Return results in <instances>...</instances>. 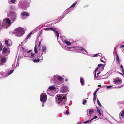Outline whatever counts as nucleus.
<instances>
[{
    "mask_svg": "<svg viewBox=\"0 0 124 124\" xmlns=\"http://www.w3.org/2000/svg\"><path fill=\"white\" fill-rule=\"evenodd\" d=\"M112 87L111 86H108L107 87V88H111Z\"/></svg>",
    "mask_w": 124,
    "mask_h": 124,
    "instance_id": "nucleus-37",
    "label": "nucleus"
},
{
    "mask_svg": "<svg viewBox=\"0 0 124 124\" xmlns=\"http://www.w3.org/2000/svg\"><path fill=\"white\" fill-rule=\"evenodd\" d=\"M47 99V96L45 93H42L40 96V100L41 102H45L46 101Z\"/></svg>",
    "mask_w": 124,
    "mask_h": 124,
    "instance_id": "nucleus-2",
    "label": "nucleus"
},
{
    "mask_svg": "<svg viewBox=\"0 0 124 124\" xmlns=\"http://www.w3.org/2000/svg\"><path fill=\"white\" fill-rule=\"evenodd\" d=\"M45 28L44 29V30H50V28Z\"/></svg>",
    "mask_w": 124,
    "mask_h": 124,
    "instance_id": "nucleus-31",
    "label": "nucleus"
},
{
    "mask_svg": "<svg viewBox=\"0 0 124 124\" xmlns=\"http://www.w3.org/2000/svg\"><path fill=\"white\" fill-rule=\"evenodd\" d=\"M7 51V48L6 47H4L3 48L2 50V52L3 54L5 53Z\"/></svg>",
    "mask_w": 124,
    "mask_h": 124,
    "instance_id": "nucleus-13",
    "label": "nucleus"
},
{
    "mask_svg": "<svg viewBox=\"0 0 124 124\" xmlns=\"http://www.w3.org/2000/svg\"><path fill=\"white\" fill-rule=\"evenodd\" d=\"M124 47V45H121L120 47V48H121Z\"/></svg>",
    "mask_w": 124,
    "mask_h": 124,
    "instance_id": "nucleus-46",
    "label": "nucleus"
},
{
    "mask_svg": "<svg viewBox=\"0 0 124 124\" xmlns=\"http://www.w3.org/2000/svg\"><path fill=\"white\" fill-rule=\"evenodd\" d=\"M16 15H14L13 16H12V19L13 20L15 21L16 18Z\"/></svg>",
    "mask_w": 124,
    "mask_h": 124,
    "instance_id": "nucleus-18",
    "label": "nucleus"
},
{
    "mask_svg": "<svg viewBox=\"0 0 124 124\" xmlns=\"http://www.w3.org/2000/svg\"><path fill=\"white\" fill-rule=\"evenodd\" d=\"M96 108H97V112L99 113V115H101V113H102V111L101 110V109H99L98 108V107H96Z\"/></svg>",
    "mask_w": 124,
    "mask_h": 124,
    "instance_id": "nucleus-6",
    "label": "nucleus"
},
{
    "mask_svg": "<svg viewBox=\"0 0 124 124\" xmlns=\"http://www.w3.org/2000/svg\"><path fill=\"white\" fill-rule=\"evenodd\" d=\"M100 74V72H99L98 73H97L96 74L98 75V74Z\"/></svg>",
    "mask_w": 124,
    "mask_h": 124,
    "instance_id": "nucleus-56",
    "label": "nucleus"
},
{
    "mask_svg": "<svg viewBox=\"0 0 124 124\" xmlns=\"http://www.w3.org/2000/svg\"><path fill=\"white\" fill-rule=\"evenodd\" d=\"M32 33V32H30V33L28 35L26 39H25V40H27V39L30 36L31 34Z\"/></svg>",
    "mask_w": 124,
    "mask_h": 124,
    "instance_id": "nucleus-27",
    "label": "nucleus"
},
{
    "mask_svg": "<svg viewBox=\"0 0 124 124\" xmlns=\"http://www.w3.org/2000/svg\"><path fill=\"white\" fill-rule=\"evenodd\" d=\"M46 48L44 46L42 47L41 50L43 52H46Z\"/></svg>",
    "mask_w": 124,
    "mask_h": 124,
    "instance_id": "nucleus-15",
    "label": "nucleus"
},
{
    "mask_svg": "<svg viewBox=\"0 0 124 124\" xmlns=\"http://www.w3.org/2000/svg\"><path fill=\"white\" fill-rule=\"evenodd\" d=\"M77 3V2H76L74 3H73L70 7V8H71V7H74L76 5V4Z\"/></svg>",
    "mask_w": 124,
    "mask_h": 124,
    "instance_id": "nucleus-29",
    "label": "nucleus"
},
{
    "mask_svg": "<svg viewBox=\"0 0 124 124\" xmlns=\"http://www.w3.org/2000/svg\"><path fill=\"white\" fill-rule=\"evenodd\" d=\"M99 89V88H97L95 91L94 92V93H96V92L98 91V90Z\"/></svg>",
    "mask_w": 124,
    "mask_h": 124,
    "instance_id": "nucleus-39",
    "label": "nucleus"
},
{
    "mask_svg": "<svg viewBox=\"0 0 124 124\" xmlns=\"http://www.w3.org/2000/svg\"><path fill=\"white\" fill-rule=\"evenodd\" d=\"M8 41L7 40H6L5 41V44L7 46H9L10 45L8 43Z\"/></svg>",
    "mask_w": 124,
    "mask_h": 124,
    "instance_id": "nucleus-25",
    "label": "nucleus"
},
{
    "mask_svg": "<svg viewBox=\"0 0 124 124\" xmlns=\"http://www.w3.org/2000/svg\"><path fill=\"white\" fill-rule=\"evenodd\" d=\"M99 54H96L94 55V56H93L94 57H96Z\"/></svg>",
    "mask_w": 124,
    "mask_h": 124,
    "instance_id": "nucleus-43",
    "label": "nucleus"
},
{
    "mask_svg": "<svg viewBox=\"0 0 124 124\" xmlns=\"http://www.w3.org/2000/svg\"><path fill=\"white\" fill-rule=\"evenodd\" d=\"M96 100V98H94L93 99V100L94 101H95Z\"/></svg>",
    "mask_w": 124,
    "mask_h": 124,
    "instance_id": "nucleus-52",
    "label": "nucleus"
},
{
    "mask_svg": "<svg viewBox=\"0 0 124 124\" xmlns=\"http://www.w3.org/2000/svg\"><path fill=\"white\" fill-rule=\"evenodd\" d=\"M31 50H30L27 51V52L28 53H29L30 52H31Z\"/></svg>",
    "mask_w": 124,
    "mask_h": 124,
    "instance_id": "nucleus-45",
    "label": "nucleus"
},
{
    "mask_svg": "<svg viewBox=\"0 0 124 124\" xmlns=\"http://www.w3.org/2000/svg\"><path fill=\"white\" fill-rule=\"evenodd\" d=\"M41 42H39V44L38 45V47H39L41 45Z\"/></svg>",
    "mask_w": 124,
    "mask_h": 124,
    "instance_id": "nucleus-38",
    "label": "nucleus"
},
{
    "mask_svg": "<svg viewBox=\"0 0 124 124\" xmlns=\"http://www.w3.org/2000/svg\"><path fill=\"white\" fill-rule=\"evenodd\" d=\"M80 82L81 83V85L82 86L84 85V80H83V78H82L81 77L80 79Z\"/></svg>",
    "mask_w": 124,
    "mask_h": 124,
    "instance_id": "nucleus-9",
    "label": "nucleus"
},
{
    "mask_svg": "<svg viewBox=\"0 0 124 124\" xmlns=\"http://www.w3.org/2000/svg\"><path fill=\"white\" fill-rule=\"evenodd\" d=\"M100 61L104 63L105 62L103 60H102L101 59H100Z\"/></svg>",
    "mask_w": 124,
    "mask_h": 124,
    "instance_id": "nucleus-48",
    "label": "nucleus"
},
{
    "mask_svg": "<svg viewBox=\"0 0 124 124\" xmlns=\"http://www.w3.org/2000/svg\"><path fill=\"white\" fill-rule=\"evenodd\" d=\"M94 77H95V78L98 77L96 75V72H95V75H94Z\"/></svg>",
    "mask_w": 124,
    "mask_h": 124,
    "instance_id": "nucleus-40",
    "label": "nucleus"
},
{
    "mask_svg": "<svg viewBox=\"0 0 124 124\" xmlns=\"http://www.w3.org/2000/svg\"><path fill=\"white\" fill-rule=\"evenodd\" d=\"M99 68L98 67H97L95 69V72H96V71Z\"/></svg>",
    "mask_w": 124,
    "mask_h": 124,
    "instance_id": "nucleus-44",
    "label": "nucleus"
},
{
    "mask_svg": "<svg viewBox=\"0 0 124 124\" xmlns=\"http://www.w3.org/2000/svg\"><path fill=\"white\" fill-rule=\"evenodd\" d=\"M58 80L61 81L63 80V78L62 77L60 76H58Z\"/></svg>",
    "mask_w": 124,
    "mask_h": 124,
    "instance_id": "nucleus-16",
    "label": "nucleus"
},
{
    "mask_svg": "<svg viewBox=\"0 0 124 124\" xmlns=\"http://www.w3.org/2000/svg\"><path fill=\"white\" fill-rule=\"evenodd\" d=\"M69 113V111L68 110H67L66 111V114H68Z\"/></svg>",
    "mask_w": 124,
    "mask_h": 124,
    "instance_id": "nucleus-42",
    "label": "nucleus"
},
{
    "mask_svg": "<svg viewBox=\"0 0 124 124\" xmlns=\"http://www.w3.org/2000/svg\"><path fill=\"white\" fill-rule=\"evenodd\" d=\"M58 99L59 101H62L63 99V97L61 96H58Z\"/></svg>",
    "mask_w": 124,
    "mask_h": 124,
    "instance_id": "nucleus-20",
    "label": "nucleus"
},
{
    "mask_svg": "<svg viewBox=\"0 0 124 124\" xmlns=\"http://www.w3.org/2000/svg\"><path fill=\"white\" fill-rule=\"evenodd\" d=\"M116 84L118 85V84H119V83H118V82H117V83Z\"/></svg>",
    "mask_w": 124,
    "mask_h": 124,
    "instance_id": "nucleus-54",
    "label": "nucleus"
},
{
    "mask_svg": "<svg viewBox=\"0 0 124 124\" xmlns=\"http://www.w3.org/2000/svg\"><path fill=\"white\" fill-rule=\"evenodd\" d=\"M65 97H63V99H65Z\"/></svg>",
    "mask_w": 124,
    "mask_h": 124,
    "instance_id": "nucleus-57",
    "label": "nucleus"
},
{
    "mask_svg": "<svg viewBox=\"0 0 124 124\" xmlns=\"http://www.w3.org/2000/svg\"><path fill=\"white\" fill-rule=\"evenodd\" d=\"M80 49L81 50H83L85 51L86 52H87V51L85 50V49H84L82 47H80Z\"/></svg>",
    "mask_w": 124,
    "mask_h": 124,
    "instance_id": "nucleus-30",
    "label": "nucleus"
},
{
    "mask_svg": "<svg viewBox=\"0 0 124 124\" xmlns=\"http://www.w3.org/2000/svg\"><path fill=\"white\" fill-rule=\"evenodd\" d=\"M39 33H40V34L41 35L42 33V31H40V32H39Z\"/></svg>",
    "mask_w": 124,
    "mask_h": 124,
    "instance_id": "nucleus-51",
    "label": "nucleus"
},
{
    "mask_svg": "<svg viewBox=\"0 0 124 124\" xmlns=\"http://www.w3.org/2000/svg\"><path fill=\"white\" fill-rule=\"evenodd\" d=\"M24 33V31L23 29L21 28H16L14 32L15 35L17 36L20 37Z\"/></svg>",
    "mask_w": 124,
    "mask_h": 124,
    "instance_id": "nucleus-1",
    "label": "nucleus"
},
{
    "mask_svg": "<svg viewBox=\"0 0 124 124\" xmlns=\"http://www.w3.org/2000/svg\"><path fill=\"white\" fill-rule=\"evenodd\" d=\"M94 112L93 110L91 109H89L87 111V114L88 116H89V115H88V113L90 115L92 114Z\"/></svg>",
    "mask_w": 124,
    "mask_h": 124,
    "instance_id": "nucleus-3",
    "label": "nucleus"
},
{
    "mask_svg": "<svg viewBox=\"0 0 124 124\" xmlns=\"http://www.w3.org/2000/svg\"><path fill=\"white\" fill-rule=\"evenodd\" d=\"M11 2L12 3H15L16 2L15 0H11Z\"/></svg>",
    "mask_w": 124,
    "mask_h": 124,
    "instance_id": "nucleus-36",
    "label": "nucleus"
},
{
    "mask_svg": "<svg viewBox=\"0 0 124 124\" xmlns=\"http://www.w3.org/2000/svg\"><path fill=\"white\" fill-rule=\"evenodd\" d=\"M103 64H99L98 65V67H100L102 66Z\"/></svg>",
    "mask_w": 124,
    "mask_h": 124,
    "instance_id": "nucleus-35",
    "label": "nucleus"
},
{
    "mask_svg": "<svg viewBox=\"0 0 124 124\" xmlns=\"http://www.w3.org/2000/svg\"><path fill=\"white\" fill-rule=\"evenodd\" d=\"M97 118V116H95L90 121L89 120H88L86 121H84L82 122L83 123H87L89 122H90L91 121V120H93V119H95Z\"/></svg>",
    "mask_w": 124,
    "mask_h": 124,
    "instance_id": "nucleus-7",
    "label": "nucleus"
},
{
    "mask_svg": "<svg viewBox=\"0 0 124 124\" xmlns=\"http://www.w3.org/2000/svg\"><path fill=\"white\" fill-rule=\"evenodd\" d=\"M35 55L34 53H32L30 57L31 58H33L35 57Z\"/></svg>",
    "mask_w": 124,
    "mask_h": 124,
    "instance_id": "nucleus-14",
    "label": "nucleus"
},
{
    "mask_svg": "<svg viewBox=\"0 0 124 124\" xmlns=\"http://www.w3.org/2000/svg\"><path fill=\"white\" fill-rule=\"evenodd\" d=\"M21 15L23 16H29V14L27 12H23L21 13Z\"/></svg>",
    "mask_w": 124,
    "mask_h": 124,
    "instance_id": "nucleus-4",
    "label": "nucleus"
},
{
    "mask_svg": "<svg viewBox=\"0 0 124 124\" xmlns=\"http://www.w3.org/2000/svg\"><path fill=\"white\" fill-rule=\"evenodd\" d=\"M96 93H94V98H96Z\"/></svg>",
    "mask_w": 124,
    "mask_h": 124,
    "instance_id": "nucleus-47",
    "label": "nucleus"
},
{
    "mask_svg": "<svg viewBox=\"0 0 124 124\" xmlns=\"http://www.w3.org/2000/svg\"><path fill=\"white\" fill-rule=\"evenodd\" d=\"M3 46L2 45H0V51H1L2 49Z\"/></svg>",
    "mask_w": 124,
    "mask_h": 124,
    "instance_id": "nucleus-33",
    "label": "nucleus"
},
{
    "mask_svg": "<svg viewBox=\"0 0 124 124\" xmlns=\"http://www.w3.org/2000/svg\"><path fill=\"white\" fill-rule=\"evenodd\" d=\"M56 35L57 37H59V34L58 33V32L57 31H56Z\"/></svg>",
    "mask_w": 124,
    "mask_h": 124,
    "instance_id": "nucleus-32",
    "label": "nucleus"
},
{
    "mask_svg": "<svg viewBox=\"0 0 124 124\" xmlns=\"http://www.w3.org/2000/svg\"><path fill=\"white\" fill-rule=\"evenodd\" d=\"M120 67H121V69H122V70L124 69H123V67L122 65H121Z\"/></svg>",
    "mask_w": 124,
    "mask_h": 124,
    "instance_id": "nucleus-41",
    "label": "nucleus"
},
{
    "mask_svg": "<svg viewBox=\"0 0 124 124\" xmlns=\"http://www.w3.org/2000/svg\"><path fill=\"white\" fill-rule=\"evenodd\" d=\"M65 43L66 44L68 45H71V43L70 42L68 41H65Z\"/></svg>",
    "mask_w": 124,
    "mask_h": 124,
    "instance_id": "nucleus-22",
    "label": "nucleus"
},
{
    "mask_svg": "<svg viewBox=\"0 0 124 124\" xmlns=\"http://www.w3.org/2000/svg\"><path fill=\"white\" fill-rule=\"evenodd\" d=\"M34 51L35 53L37 54L38 53V52L37 51V46L36 45L35 46L34 48Z\"/></svg>",
    "mask_w": 124,
    "mask_h": 124,
    "instance_id": "nucleus-21",
    "label": "nucleus"
},
{
    "mask_svg": "<svg viewBox=\"0 0 124 124\" xmlns=\"http://www.w3.org/2000/svg\"><path fill=\"white\" fill-rule=\"evenodd\" d=\"M97 103L98 105L100 107H102V105L100 103L98 99H97Z\"/></svg>",
    "mask_w": 124,
    "mask_h": 124,
    "instance_id": "nucleus-24",
    "label": "nucleus"
},
{
    "mask_svg": "<svg viewBox=\"0 0 124 124\" xmlns=\"http://www.w3.org/2000/svg\"><path fill=\"white\" fill-rule=\"evenodd\" d=\"M98 86H99V87H101V85H98Z\"/></svg>",
    "mask_w": 124,
    "mask_h": 124,
    "instance_id": "nucleus-55",
    "label": "nucleus"
},
{
    "mask_svg": "<svg viewBox=\"0 0 124 124\" xmlns=\"http://www.w3.org/2000/svg\"><path fill=\"white\" fill-rule=\"evenodd\" d=\"M39 58H38V57L36 58L33 61V62L35 63H37L39 62Z\"/></svg>",
    "mask_w": 124,
    "mask_h": 124,
    "instance_id": "nucleus-8",
    "label": "nucleus"
},
{
    "mask_svg": "<svg viewBox=\"0 0 124 124\" xmlns=\"http://www.w3.org/2000/svg\"><path fill=\"white\" fill-rule=\"evenodd\" d=\"M121 75H123V73H120V72H118Z\"/></svg>",
    "mask_w": 124,
    "mask_h": 124,
    "instance_id": "nucleus-49",
    "label": "nucleus"
},
{
    "mask_svg": "<svg viewBox=\"0 0 124 124\" xmlns=\"http://www.w3.org/2000/svg\"><path fill=\"white\" fill-rule=\"evenodd\" d=\"M116 63L117 64H120V62L119 59V57L117 53H116Z\"/></svg>",
    "mask_w": 124,
    "mask_h": 124,
    "instance_id": "nucleus-5",
    "label": "nucleus"
},
{
    "mask_svg": "<svg viewBox=\"0 0 124 124\" xmlns=\"http://www.w3.org/2000/svg\"><path fill=\"white\" fill-rule=\"evenodd\" d=\"M68 48L69 49H70V51H73V50H72L73 49L75 48V47H68Z\"/></svg>",
    "mask_w": 124,
    "mask_h": 124,
    "instance_id": "nucleus-26",
    "label": "nucleus"
},
{
    "mask_svg": "<svg viewBox=\"0 0 124 124\" xmlns=\"http://www.w3.org/2000/svg\"><path fill=\"white\" fill-rule=\"evenodd\" d=\"M68 80L67 79H65V81H68Z\"/></svg>",
    "mask_w": 124,
    "mask_h": 124,
    "instance_id": "nucleus-53",
    "label": "nucleus"
},
{
    "mask_svg": "<svg viewBox=\"0 0 124 124\" xmlns=\"http://www.w3.org/2000/svg\"><path fill=\"white\" fill-rule=\"evenodd\" d=\"M6 61V59L5 58H3L1 60V62L3 63H4Z\"/></svg>",
    "mask_w": 124,
    "mask_h": 124,
    "instance_id": "nucleus-12",
    "label": "nucleus"
},
{
    "mask_svg": "<svg viewBox=\"0 0 124 124\" xmlns=\"http://www.w3.org/2000/svg\"><path fill=\"white\" fill-rule=\"evenodd\" d=\"M7 23L8 24L11 25V21L9 19H7L6 20Z\"/></svg>",
    "mask_w": 124,
    "mask_h": 124,
    "instance_id": "nucleus-11",
    "label": "nucleus"
},
{
    "mask_svg": "<svg viewBox=\"0 0 124 124\" xmlns=\"http://www.w3.org/2000/svg\"><path fill=\"white\" fill-rule=\"evenodd\" d=\"M56 89V87L54 86H51L49 87V88L48 89V90L49 89L51 90H54Z\"/></svg>",
    "mask_w": 124,
    "mask_h": 124,
    "instance_id": "nucleus-10",
    "label": "nucleus"
},
{
    "mask_svg": "<svg viewBox=\"0 0 124 124\" xmlns=\"http://www.w3.org/2000/svg\"><path fill=\"white\" fill-rule=\"evenodd\" d=\"M50 30L53 31L54 32H56V29L54 28H51Z\"/></svg>",
    "mask_w": 124,
    "mask_h": 124,
    "instance_id": "nucleus-23",
    "label": "nucleus"
},
{
    "mask_svg": "<svg viewBox=\"0 0 124 124\" xmlns=\"http://www.w3.org/2000/svg\"><path fill=\"white\" fill-rule=\"evenodd\" d=\"M120 114L122 117H124V110L122 111Z\"/></svg>",
    "mask_w": 124,
    "mask_h": 124,
    "instance_id": "nucleus-17",
    "label": "nucleus"
},
{
    "mask_svg": "<svg viewBox=\"0 0 124 124\" xmlns=\"http://www.w3.org/2000/svg\"><path fill=\"white\" fill-rule=\"evenodd\" d=\"M86 100H84L83 101V103L82 104L83 105H84L85 103H86Z\"/></svg>",
    "mask_w": 124,
    "mask_h": 124,
    "instance_id": "nucleus-34",
    "label": "nucleus"
},
{
    "mask_svg": "<svg viewBox=\"0 0 124 124\" xmlns=\"http://www.w3.org/2000/svg\"><path fill=\"white\" fill-rule=\"evenodd\" d=\"M122 80L121 79H118L117 80H115L114 82V83L115 84H116L117 82H119L120 83H121L122 82Z\"/></svg>",
    "mask_w": 124,
    "mask_h": 124,
    "instance_id": "nucleus-19",
    "label": "nucleus"
},
{
    "mask_svg": "<svg viewBox=\"0 0 124 124\" xmlns=\"http://www.w3.org/2000/svg\"><path fill=\"white\" fill-rule=\"evenodd\" d=\"M122 72L123 74H124V69L122 70Z\"/></svg>",
    "mask_w": 124,
    "mask_h": 124,
    "instance_id": "nucleus-50",
    "label": "nucleus"
},
{
    "mask_svg": "<svg viewBox=\"0 0 124 124\" xmlns=\"http://www.w3.org/2000/svg\"><path fill=\"white\" fill-rule=\"evenodd\" d=\"M13 71L14 70H11L9 72H8V74L9 75H10L13 72Z\"/></svg>",
    "mask_w": 124,
    "mask_h": 124,
    "instance_id": "nucleus-28",
    "label": "nucleus"
}]
</instances>
